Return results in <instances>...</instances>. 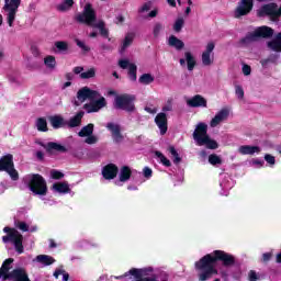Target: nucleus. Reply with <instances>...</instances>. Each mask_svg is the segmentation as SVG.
<instances>
[{
  "mask_svg": "<svg viewBox=\"0 0 281 281\" xmlns=\"http://www.w3.org/2000/svg\"><path fill=\"white\" fill-rule=\"evenodd\" d=\"M131 175H133V170H131L130 167L124 166L120 169L119 179L121 182H126L131 179Z\"/></svg>",
  "mask_w": 281,
  "mask_h": 281,
  "instance_id": "nucleus-26",
  "label": "nucleus"
},
{
  "mask_svg": "<svg viewBox=\"0 0 281 281\" xmlns=\"http://www.w3.org/2000/svg\"><path fill=\"white\" fill-rule=\"evenodd\" d=\"M82 117H85V112L77 113L74 117L69 120L68 126H70V128H76V126H80Z\"/></svg>",
  "mask_w": 281,
  "mask_h": 281,
  "instance_id": "nucleus-29",
  "label": "nucleus"
},
{
  "mask_svg": "<svg viewBox=\"0 0 281 281\" xmlns=\"http://www.w3.org/2000/svg\"><path fill=\"white\" fill-rule=\"evenodd\" d=\"M193 139L196 142L198 146H206L211 150L218 148V143L207 135V124L205 123H199L196 125L193 132Z\"/></svg>",
  "mask_w": 281,
  "mask_h": 281,
  "instance_id": "nucleus-4",
  "label": "nucleus"
},
{
  "mask_svg": "<svg viewBox=\"0 0 281 281\" xmlns=\"http://www.w3.org/2000/svg\"><path fill=\"white\" fill-rule=\"evenodd\" d=\"M104 179H115L117 177V166L110 164L102 170Z\"/></svg>",
  "mask_w": 281,
  "mask_h": 281,
  "instance_id": "nucleus-21",
  "label": "nucleus"
},
{
  "mask_svg": "<svg viewBox=\"0 0 281 281\" xmlns=\"http://www.w3.org/2000/svg\"><path fill=\"white\" fill-rule=\"evenodd\" d=\"M5 58V53L3 50H0V63Z\"/></svg>",
  "mask_w": 281,
  "mask_h": 281,
  "instance_id": "nucleus-62",
  "label": "nucleus"
},
{
  "mask_svg": "<svg viewBox=\"0 0 281 281\" xmlns=\"http://www.w3.org/2000/svg\"><path fill=\"white\" fill-rule=\"evenodd\" d=\"M235 94L238 100H244L245 98V90L240 86H235Z\"/></svg>",
  "mask_w": 281,
  "mask_h": 281,
  "instance_id": "nucleus-46",
  "label": "nucleus"
},
{
  "mask_svg": "<svg viewBox=\"0 0 281 281\" xmlns=\"http://www.w3.org/2000/svg\"><path fill=\"white\" fill-rule=\"evenodd\" d=\"M263 262H269L271 260V252H266L262 255Z\"/></svg>",
  "mask_w": 281,
  "mask_h": 281,
  "instance_id": "nucleus-56",
  "label": "nucleus"
},
{
  "mask_svg": "<svg viewBox=\"0 0 281 281\" xmlns=\"http://www.w3.org/2000/svg\"><path fill=\"white\" fill-rule=\"evenodd\" d=\"M95 77V68H90L85 72L80 74V78H82L83 80H87L89 78H94Z\"/></svg>",
  "mask_w": 281,
  "mask_h": 281,
  "instance_id": "nucleus-39",
  "label": "nucleus"
},
{
  "mask_svg": "<svg viewBox=\"0 0 281 281\" xmlns=\"http://www.w3.org/2000/svg\"><path fill=\"white\" fill-rule=\"evenodd\" d=\"M86 100H89L90 102L89 104H85L87 113H98L100 109H104V106H106V99L101 97L98 91L91 90L88 87H83L77 92V100L75 101V104L80 106V104L86 102Z\"/></svg>",
  "mask_w": 281,
  "mask_h": 281,
  "instance_id": "nucleus-2",
  "label": "nucleus"
},
{
  "mask_svg": "<svg viewBox=\"0 0 281 281\" xmlns=\"http://www.w3.org/2000/svg\"><path fill=\"white\" fill-rule=\"evenodd\" d=\"M78 23H85L86 25H90L92 27L98 21H95V9L91 3H86L81 13H77L75 16Z\"/></svg>",
  "mask_w": 281,
  "mask_h": 281,
  "instance_id": "nucleus-9",
  "label": "nucleus"
},
{
  "mask_svg": "<svg viewBox=\"0 0 281 281\" xmlns=\"http://www.w3.org/2000/svg\"><path fill=\"white\" fill-rule=\"evenodd\" d=\"M157 13H158V11H157V9H155V10H153V11L149 12L148 16H149L150 19H155V16H157Z\"/></svg>",
  "mask_w": 281,
  "mask_h": 281,
  "instance_id": "nucleus-58",
  "label": "nucleus"
},
{
  "mask_svg": "<svg viewBox=\"0 0 281 281\" xmlns=\"http://www.w3.org/2000/svg\"><path fill=\"white\" fill-rule=\"evenodd\" d=\"M171 157H173V164H180L181 162V157H179V153H177V149L172 146L168 148Z\"/></svg>",
  "mask_w": 281,
  "mask_h": 281,
  "instance_id": "nucleus-40",
  "label": "nucleus"
},
{
  "mask_svg": "<svg viewBox=\"0 0 281 281\" xmlns=\"http://www.w3.org/2000/svg\"><path fill=\"white\" fill-rule=\"evenodd\" d=\"M29 188L33 194L45 196L47 194V182L41 175H30L25 177Z\"/></svg>",
  "mask_w": 281,
  "mask_h": 281,
  "instance_id": "nucleus-5",
  "label": "nucleus"
},
{
  "mask_svg": "<svg viewBox=\"0 0 281 281\" xmlns=\"http://www.w3.org/2000/svg\"><path fill=\"white\" fill-rule=\"evenodd\" d=\"M277 262H281V251L277 255Z\"/></svg>",
  "mask_w": 281,
  "mask_h": 281,
  "instance_id": "nucleus-64",
  "label": "nucleus"
},
{
  "mask_svg": "<svg viewBox=\"0 0 281 281\" xmlns=\"http://www.w3.org/2000/svg\"><path fill=\"white\" fill-rule=\"evenodd\" d=\"M188 106H191L192 109H207V100L203 98L201 94H196L190 99L187 100Z\"/></svg>",
  "mask_w": 281,
  "mask_h": 281,
  "instance_id": "nucleus-17",
  "label": "nucleus"
},
{
  "mask_svg": "<svg viewBox=\"0 0 281 281\" xmlns=\"http://www.w3.org/2000/svg\"><path fill=\"white\" fill-rule=\"evenodd\" d=\"M217 260H222L226 267L234 265V256L223 250H215L212 254L204 256L195 263V269L202 271L199 276L201 281L210 280V278L218 273L216 270Z\"/></svg>",
  "mask_w": 281,
  "mask_h": 281,
  "instance_id": "nucleus-1",
  "label": "nucleus"
},
{
  "mask_svg": "<svg viewBox=\"0 0 281 281\" xmlns=\"http://www.w3.org/2000/svg\"><path fill=\"white\" fill-rule=\"evenodd\" d=\"M53 190L59 194H67V192H69V183L56 182L53 184Z\"/></svg>",
  "mask_w": 281,
  "mask_h": 281,
  "instance_id": "nucleus-27",
  "label": "nucleus"
},
{
  "mask_svg": "<svg viewBox=\"0 0 281 281\" xmlns=\"http://www.w3.org/2000/svg\"><path fill=\"white\" fill-rule=\"evenodd\" d=\"M29 12H34V10H36V4L35 3H31L30 5H29Z\"/></svg>",
  "mask_w": 281,
  "mask_h": 281,
  "instance_id": "nucleus-59",
  "label": "nucleus"
},
{
  "mask_svg": "<svg viewBox=\"0 0 281 281\" xmlns=\"http://www.w3.org/2000/svg\"><path fill=\"white\" fill-rule=\"evenodd\" d=\"M167 3H169L171 8H177V1L175 0H167Z\"/></svg>",
  "mask_w": 281,
  "mask_h": 281,
  "instance_id": "nucleus-61",
  "label": "nucleus"
},
{
  "mask_svg": "<svg viewBox=\"0 0 281 281\" xmlns=\"http://www.w3.org/2000/svg\"><path fill=\"white\" fill-rule=\"evenodd\" d=\"M60 276H63V280L64 281H68L69 280V273L65 272V270L63 269H57L55 272H54V277L56 279H58Z\"/></svg>",
  "mask_w": 281,
  "mask_h": 281,
  "instance_id": "nucleus-43",
  "label": "nucleus"
},
{
  "mask_svg": "<svg viewBox=\"0 0 281 281\" xmlns=\"http://www.w3.org/2000/svg\"><path fill=\"white\" fill-rule=\"evenodd\" d=\"M16 227L21 229V232H30V226H27L25 222H18Z\"/></svg>",
  "mask_w": 281,
  "mask_h": 281,
  "instance_id": "nucleus-51",
  "label": "nucleus"
},
{
  "mask_svg": "<svg viewBox=\"0 0 281 281\" xmlns=\"http://www.w3.org/2000/svg\"><path fill=\"white\" fill-rule=\"evenodd\" d=\"M186 63L189 71H193L194 67H196V59L190 50L184 52V58L180 59L181 67H186Z\"/></svg>",
  "mask_w": 281,
  "mask_h": 281,
  "instance_id": "nucleus-20",
  "label": "nucleus"
},
{
  "mask_svg": "<svg viewBox=\"0 0 281 281\" xmlns=\"http://www.w3.org/2000/svg\"><path fill=\"white\" fill-rule=\"evenodd\" d=\"M48 122L53 126V128H63V126L67 124L63 115L58 114L48 116Z\"/></svg>",
  "mask_w": 281,
  "mask_h": 281,
  "instance_id": "nucleus-23",
  "label": "nucleus"
},
{
  "mask_svg": "<svg viewBox=\"0 0 281 281\" xmlns=\"http://www.w3.org/2000/svg\"><path fill=\"white\" fill-rule=\"evenodd\" d=\"M172 104H175V99H172V98L167 99V101L165 102V104L162 106L164 113H168V112L172 111Z\"/></svg>",
  "mask_w": 281,
  "mask_h": 281,
  "instance_id": "nucleus-42",
  "label": "nucleus"
},
{
  "mask_svg": "<svg viewBox=\"0 0 281 281\" xmlns=\"http://www.w3.org/2000/svg\"><path fill=\"white\" fill-rule=\"evenodd\" d=\"M268 47L272 52H281V33L277 35L276 40L268 43Z\"/></svg>",
  "mask_w": 281,
  "mask_h": 281,
  "instance_id": "nucleus-30",
  "label": "nucleus"
},
{
  "mask_svg": "<svg viewBox=\"0 0 281 281\" xmlns=\"http://www.w3.org/2000/svg\"><path fill=\"white\" fill-rule=\"evenodd\" d=\"M271 36H273V29L269 26H259L251 33H248L247 36L241 38L240 44L247 45V43L258 41V38H271Z\"/></svg>",
  "mask_w": 281,
  "mask_h": 281,
  "instance_id": "nucleus-8",
  "label": "nucleus"
},
{
  "mask_svg": "<svg viewBox=\"0 0 281 281\" xmlns=\"http://www.w3.org/2000/svg\"><path fill=\"white\" fill-rule=\"evenodd\" d=\"M106 128L108 131H110L112 138L114 139V142H116V144H120V142H123L124 136L122 135V132H121L122 130L120 127V124L108 123Z\"/></svg>",
  "mask_w": 281,
  "mask_h": 281,
  "instance_id": "nucleus-18",
  "label": "nucleus"
},
{
  "mask_svg": "<svg viewBox=\"0 0 281 281\" xmlns=\"http://www.w3.org/2000/svg\"><path fill=\"white\" fill-rule=\"evenodd\" d=\"M155 155L159 159L160 164H162V166L170 168V166H171L170 160L167 159L166 156L164 154H161V151H155Z\"/></svg>",
  "mask_w": 281,
  "mask_h": 281,
  "instance_id": "nucleus-36",
  "label": "nucleus"
},
{
  "mask_svg": "<svg viewBox=\"0 0 281 281\" xmlns=\"http://www.w3.org/2000/svg\"><path fill=\"white\" fill-rule=\"evenodd\" d=\"M184 23L186 21L183 20V18H179L178 20H176L173 24L175 32H181V29L183 27Z\"/></svg>",
  "mask_w": 281,
  "mask_h": 281,
  "instance_id": "nucleus-44",
  "label": "nucleus"
},
{
  "mask_svg": "<svg viewBox=\"0 0 281 281\" xmlns=\"http://www.w3.org/2000/svg\"><path fill=\"white\" fill-rule=\"evenodd\" d=\"M145 111L151 115H155V113H157V108H145Z\"/></svg>",
  "mask_w": 281,
  "mask_h": 281,
  "instance_id": "nucleus-57",
  "label": "nucleus"
},
{
  "mask_svg": "<svg viewBox=\"0 0 281 281\" xmlns=\"http://www.w3.org/2000/svg\"><path fill=\"white\" fill-rule=\"evenodd\" d=\"M14 262V259L9 258L7 259L0 269V280H10V281H30V278H27V273L23 269H15L11 273L10 271V265Z\"/></svg>",
  "mask_w": 281,
  "mask_h": 281,
  "instance_id": "nucleus-3",
  "label": "nucleus"
},
{
  "mask_svg": "<svg viewBox=\"0 0 281 281\" xmlns=\"http://www.w3.org/2000/svg\"><path fill=\"white\" fill-rule=\"evenodd\" d=\"M168 45L170 47H173L175 49H177L178 52H181V49H183V47H186V44L183 43V41L179 40L177 36L171 35L168 38Z\"/></svg>",
  "mask_w": 281,
  "mask_h": 281,
  "instance_id": "nucleus-25",
  "label": "nucleus"
},
{
  "mask_svg": "<svg viewBox=\"0 0 281 281\" xmlns=\"http://www.w3.org/2000/svg\"><path fill=\"white\" fill-rule=\"evenodd\" d=\"M155 122L160 131V135H166V133L168 132V116L166 115V113H158L155 117Z\"/></svg>",
  "mask_w": 281,
  "mask_h": 281,
  "instance_id": "nucleus-19",
  "label": "nucleus"
},
{
  "mask_svg": "<svg viewBox=\"0 0 281 281\" xmlns=\"http://www.w3.org/2000/svg\"><path fill=\"white\" fill-rule=\"evenodd\" d=\"M214 47H216L214 42L206 44L205 50L202 53V65H204V67L214 65Z\"/></svg>",
  "mask_w": 281,
  "mask_h": 281,
  "instance_id": "nucleus-14",
  "label": "nucleus"
},
{
  "mask_svg": "<svg viewBox=\"0 0 281 281\" xmlns=\"http://www.w3.org/2000/svg\"><path fill=\"white\" fill-rule=\"evenodd\" d=\"M150 8H153V3L147 2V3L143 4V5L139 8L138 12H139L140 14H144L145 12H148V11L150 10Z\"/></svg>",
  "mask_w": 281,
  "mask_h": 281,
  "instance_id": "nucleus-50",
  "label": "nucleus"
},
{
  "mask_svg": "<svg viewBox=\"0 0 281 281\" xmlns=\"http://www.w3.org/2000/svg\"><path fill=\"white\" fill-rule=\"evenodd\" d=\"M209 162L212 165V166H217L218 164H221V157H218L217 155H210L209 156Z\"/></svg>",
  "mask_w": 281,
  "mask_h": 281,
  "instance_id": "nucleus-47",
  "label": "nucleus"
},
{
  "mask_svg": "<svg viewBox=\"0 0 281 281\" xmlns=\"http://www.w3.org/2000/svg\"><path fill=\"white\" fill-rule=\"evenodd\" d=\"M135 100L134 95L131 94H121L115 98L114 106L115 109H122V111H135V104L133 101Z\"/></svg>",
  "mask_w": 281,
  "mask_h": 281,
  "instance_id": "nucleus-11",
  "label": "nucleus"
},
{
  "mask_svg": "<svg viewBox=\"0 0 281 281\" xmlns=\"http://www.w3.org/2000/svg\"><path fill=\"white\" fill-rule=\"evenodd\" d=\"M0 171L8 172L12 181H19V171L14 169V157L11 154H7L0 158Z\"/></svg>",
  "mask_w": 281,
  "mask_h": 281,
  "instance_id": "nucleus-10",
  "label": "nucleus"
},
{
  "mask_svg": "<svg viewBox=\"0 0 281 281\" xmlns=\"http://www.w3.org/2000/svg\"><path fill=\"white\" fill-rule=\"evenodd\" d=\"M71 5H74V0H65L64 2L58 4L57 9L60 12H67V10H69L71 8Z\"/></svg>",
  "mask_w": 281,
  "mask_h": 281,
  "instance_id": "nucleus-35",
  "label": "nucleus"
},
{
  "mask_svg": "<svg viewBox=\"0 0 281 281\" xmlns=\"http://www.w3.org/2000/svg\"><path fill=\"white\" fill-rule=\"evenodd\" d=\"M37 131H47V120L41 117L36 121Z\"/></svg>",
  "mask_w": 281,
  "mask_h": 281,
  "instance_id": "nucleus-41",
  "label": "nucleus"
},
{
  "mask_svg": "<svg viewBox=\"0 0 281 281\" xmlns=\"http://www.w3.org/2000/svg\"><path fill=\"white\" fill-rule=\"evenodd\" d=\"M79 137H87L86 144H97L98 137L93 136V124H88L79 132Z\"/></svg>",
  "mask_w": 281,
  "mask_h": 281,
  "instance_id": "nucleus-16",
  "label": "nucleus"
},
{
  "mask_svg": "<svg viewBox=\"0 0 281 281\" xmlns=\"http://www.w3.org/2000/svg\"><path fill=\"white\" fill-rule=\"evenodd\" d=\"M249 280L250 281H257L258 280V274L256 273V271L251 270L249 272Z\"/></svg>",
  "mask_w": 281,
  "mask_h": 281,
  "instance_id": "nucleus-55",
  "label": "nucleus"
},
{
  "mask_svg": "<svg viewBox=\"0 0 281 281\" xmlns=\"http://www.w3.org/2000/svg\"><path fill=\"white\" fill-rule=\"evenodd\" d=\"M83 69L85 68H82V67H75L74 71H75V74H82Z\"/></svg>",
  "mask_w": 281,
  "mask_h": 281,
  "instance_id": "nucleus-60",
  "label": "nucleus"
},
{
  "mask_svg": "<svg viewBox=\"0 0 281 281\" xmlns=\"http://www.w3.org/2000/svg\"><path fill=\"white\" fill-rule=\"evenodd\" d=\"M21 5V0H4V5L2 8L7 23L9 27H14V21H16V12Z\"/></svg>",
  "mask_w": 281,
  "mask_h": 281,
  "instance_id": "nucleus-7",
  "label": "nucleus"
},
{
  "mask_svg": "<svg viewBox=\"0 0 281 281\" xmlns=\"http://www.w3.org/2000/svg\"><path fill=\"white\" fill-rule=\"evenodd\" d=\"M55 47L58 52H67L69 49V43L63 41L55 42Z\"/></svg>",
  "mask_w": 281,
  "mask_h": 281,
  "instance_id": "nucleus-38",
  "label": "nucleus"
},
{
  "mask_svg": "<svg viewBox=\"0 0 281 281\" xmlns=\"http://www.w3.org/2000/svg\"><path fill=\"white\" fill-rule=\"evenodd\" d=\"M243 74L244 76H250L251 75V67L247 64L243 65Z\"/></svg>",
  "mask_w": 281,
  "mask_h": 281,
  "instance_id": "nucleus-54",
  "label": "nucleus"
},
{
  "mask_svg": "<svg viewBox=\"0 0 281 281\" xmlns=\"http://www.w3.org/2000/svg\"><path fill=\"white\" fill-rule=\"evenodd\" d=\"M92 27H97L103 38L111 41V37H109V30H106V26H104V22L102 20L97 21Z\"/></svg>",
  "mask_w": 281,
  "mask_h": 281,
  "instance_id": "nucleus-28",
  "label": "nucleus"
},
{
  "mask_svg": "<svg viewBox=\"0 0 281 281\" xmlns=\"http://www.w3.org/2000/svg\"><path fill=\"white\" fill-rule=\"evenodd\" d=\"M164 30V24L162 23H156L154 25V36H157L158 34H161Z\"/></svg>",
  "mask_w": 281,
  "mask_h": 281,
  "instance_id": "nucleus-49",
  "label": "nucleus"
},
{
  "mask_svg": "<svg viewBox=\"0 0 281 281\" xmlns=\"http://www.w3.org/2000/svg\"><path fill=\"white\" fill-rule=\"evenodd\" d=\"M265 160L267 161V164H270V166H276V157H273L272 155L267 154L265 156Z\"/></svg>",
  "mask_w": 281,
  "mask_h": 281,
  "instance_id": "nucleus-52",
  "label": "nucleus"
},
{
  "mask_svg": "<svg viewBox=\"0 0 281 281\" xmlns=\"http://www.w3.org/2000/svg\"><path fill=\"white\" fill-rule=\"evenodd\" d=\"M33 262H38L42 267H49V265H54L56 260L47 255H38L33 259Z\"/></svg>",
  "mask_w": 281,
  "mask_h": 281,
  "instance_id": "nucleus-24",
  "label": "nucleus"
},
{
  "mask_svg": "<svg viewBox=\"0 0 281 281\" xmlns=\"http://www.w3.org/2000/svg\"><path fill=\"white\" fill-rule=\"evenodd\" d=\"M75 43L77 46H79V48L82 52H91V48L89 46H87V44L85 42L80 41L79 38H76Z\"/></svg>",
  "mask_w": 281,
  "mask_h": 281,
  "instance_id": "nucleus-45",
  "label": "nucleus"
},
{
  "mask_svg": "<svg viewBox=\"0 0 281 281\" xmlns=\"http://www.w3.org/2000/svg\"><path fill=\"white\" fill-rule=\"evenodd\" d=\"M36 156H37L38 159H43V153L42 151H37Z\"/></svg>",
  "mask_w": 281,
  "mask_h": 281,
  "instance_id": "nucleus-63",
  "label": "nucleus"
},
{
  "mask_svg": "<svg viewBox=\"0 0 281 281\" xmlns=\"http://www.w3.org/2000/svg\"><path fill=\"white\" fill-rule=\"evenodd\" d=\"M222 190H232L234 188V181L227 175L223 176V181L220 182Z\"/></svg>",
  "mask_w": 281,
  "mask_h": 281,
  "instance_id": "nucleus-31",
  "label": "nucleus"
},
{
  "mask_svg": "<svg viewBox=\"0 0 281 281\" xmlns=\"http://www.w3.org/2000/svg\"><path fill=\"white\" fill-rule=\"evenodd\" d=\"M134 38H135V35L133 33H128L123 41L122 49H126L127 47H131Z\"/></svg>",
  "mask_w": 281,
  "mask_h": 281,
  "instance_id": "nucleus-34",
  "label": "nucleus"
},
{
  "mask_svg": "<svg viewBox=\"0 0 281 281\" xmlns=\"http://www.w3.org/2000/svg\"><path fill=\"white\" fill-rule=\"evenodd\" d=\"M3 232L8 234L2 237L3 243H12L15 247V251L23 254V235L19 231L10 227H4Z\"/></svg>",
  "mask_w": 281,
  "mask_h": 281,
  "instance_id": "nucleus-6",
  "label": "nucleus"
},
{
  "mask_svg": "<svg viewBox=\"0 0 281 281\" xmlns=\"http://www.w3.org/2000/svg\"><path fill=\"white\" fill-rule=\"evenodd\" d=\"M50 177H52V179H63V177H65V173H63V171L53 169V170H50Z\"/></svg>",
  "mask_w": 281,
  "mask_h": 281,
  "instance_id": "nucleus-48",
  "label": "nucleus"
},
{
  "mask_svg": "<svg viewBox=\"0 0 281 281\" xmlns=\"http://www.w3.org/2000/svg\"><path fill=\"white\" fill-rule=\"evenodd\" d=\"M143 175L146 179H150V177H153V169L145 167L143 169Z\"/></svg>",
  "mask_w": 281,
  "mask_h": 281,
  "instance_id": "nucleus-53",
  "label": "nucleus"
},
{
  "mask_svg": "<svg viewBox=\"0 0 281 281\" xmlns=\"http://www.w3.org/2000/svg\"><path fill=\"white\" fill-rule=\"evenodd\" d=\"M44 64L46 65L47 69H56V57L55 56H47L44 58Z\"/></svg>",
  "mask_w": 281,
  "mask_h": 281,
  "instance_id": "nucleus-33",
  "label": "nucleus"
},
{
  "mask_svg": "<svg viewBox=\"0 0 281 281\" xmlns=\"http://www.w3.org/2000/svg\"><path fill=\"white\" fill-rule=\"evenodd\" d=\"M254 10V0H240L237 8L234 11L235 19H240V16H247L249 12Z\"/></svg>",
  "mask_w": 281,
  "mask_h": 281,
  "instance_id": "nucleus-12",
  "label": "nucleus"
},
{
  "mask_svg": "<svg viewBox=\"0 0 281 281\" xmlns=\"http://www.w3.org/2000/svg\"><path fill=\"white\" fill-rule=\"evenodd\" d=\"M227 120H229V108H223L210 121V126L211 128H216V126H221Z\"/></svg>",
  "mask_w": 281,
  "mask_h": 281,
  "instance_id": "nucleus-15",
  "label": "nucleus"
},
{
  "mask_svg": "<svg viewBox=\"0 0 281 281\" xmlns=\"http://www.w3.org/2000/svg\"><path fill=\"white\" fill-rule=\"evenodd\" d=\"M46 148L47 150H57L58 153L65 151V147L58 143H48Z\"/></svg>",
  "mask_w": 281,
  "mask_h": 281,
  "instance_id": "nucleus-37",
  "label": "nucleus"
},
{
  "mask_svg": "<svg viewBox=\"0 0 281 281\" xmlns=\"http://www.w3.org/2000/svg\"><path fill=\"white\" fill-rule=\"evenodd\" d=\"M138 82L140 85H153V82H155V76H153L151 74H143L139 78H138Z\"/></svg>",
  "mask_w": 281,
  "mask_h": 281,
  "instance_id": "nucleus-32",
  "label": "nucleus"
},
{
  "mask_svg": "<svg viewBox=\"0 0 281 281\" xmlns=\"http://www.w3.org/2000/svg\"><path fill=\"white\" fill-rule=\"evenodd\" d=\"M119 67H121V69H127L128 78L132 82H135V80H137V66L134 63H131L130 59H120Z\"/></svg>",
  "mask_w": 281,
  "mask_h": 281,
  "instance_id": "nucleus-13",
  "label": "nucleus"
},
{
  "mask_svg": "<svg viewBox=\"0 0 281 281\" xmlns=\"http://www.w3.org/2000/svg\"><path fill=\"white\" fill-rule=\"evenodd\" d=\"M239 155H258L260 153L259 146L243 145L238 147Z\"/></svg>",
  "mask_w": 281,
  "mask_h": 281,
  "instance_id": "nucleus-22",
  "label": "nucleus"
}]
</instances>
